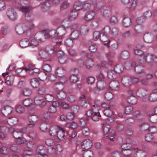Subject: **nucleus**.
I'll return each mask as SVG.
<instances>
[{
    "instance_id": "obj_62",
    "label": "nucleus",
    "mask_w": 157,
    "mask_h": 157,
    "mask_svg": "<svg viewBox=\"0 0 157 157\" xmlns=\"http://www.w3.org/2000/svg\"><path fill=\"white\" fill-rule=\"evenodd\" d=\"M149 121L153 123H155L157 122V115H152L150 117Z\"/></svg>"
},
{
    "instance_id": "obj_11",
    "label": "nucleus",
    "mask_w": 157,
    "mask_h": 157,
    "mask_svg": "<svg viewBox=\"0 0 157 157\" xmlns=\"http://www.w3.org/2000/svg\"><path fill=\"white\" fill-rule=\"evenodd\" d=\"M9 131L11 133L13 132V137L16 139L23 136V133L22 130H14L13 128H10L9 129Z\"/></svg>"
},
{
    "instance_id": "obj_51",
    "label": "nucleus",
    "mask_w": 157,
    "mask_h": 157,
    "mask_svg": "<svg viewBox=\"0 0 157 157\" xmlns=\"http://www.w3.org/2000/svg\"><path fill=\"white\" fill-rule=\"evenodd\" d=\"M16 143L18 144H23L27 142L26 140L23 137H21L17 139L16 140Z\"/></svg>"
},
{
    "instance_id": "obj_8",
    "label": "nucleus",
    "mask_w": 157,
    "mask_h": 157,
    "mask_svg": "<svg viewBox=\"0 0 157 157\" xmlns=\"http://www.w3.org/2000/svg\"><path fill=\"white\" fill-rule=\"evenodd\" d=\"M54 30L55 32L54 35L56 39L60 38V37L65 35L66 32L65 28L62 26L59 27Z\"/></svg>"
},
{
    "instance_id": "obj_35",
    "label": "nucleus",
    "mask_w": 157,
    "mask_h": 157,
    "mask_svg": "<svg viewBox=\"0 0 157 157\" xmlns=\"http://www.w3.org/2000/svg\"><path fill=\"white\" fill-rule=\"evenodd\" d=\"M29 45L33 46H36L40 43L43 42L42 40H30Z\"/></svg>"
},
{
    "instance_id": "obj_63",
    "label": "nucleus",
    "mask_w": 157,
    "mask_h": 157,
    "mask_svg": "<svg viewBox=\"0 0 157 157\" xmlns=\"http://www.w3.org/2000/svg\"><path fill=\"white\" fill-rule=\"evenodd\" d=\"M45 98L47 101L50 102L53 100L54 97L52 95L47 94L45 95Z\"/></svg>"
},
{
    "instance_id": "obj_57",
    "label": "nucleus",
    "mask_w": 157,
    "mask_h": 157,
    "mask_svg": "<svg viewBox=\"0 0 157 157\" xmlns=\"http://www.w3.org/2000/svg\"><path fill=\"white\" fill-rule=\"evenodd\" d=\"M31 93V90L28 88L24 89L22 92L23 94L25 96H29L30 95Z\"/></svg>"
},
{
    "instance_id": "obj_49",
    "label": "nucleus",
    "mask_w": 157,
    "mask_h": 157,
    "mask_svg": "<svg viewBox=\"0 0 157 157\" xmlns=\"http://www.w3.org/2000/svg\"><path fill=\"white\" fill-rule=\"evenodd\" d=\"M148 100L151 101H154L157 100V94L151 93L148 97Z\"/></svg>"
},
{
    "instance_id": "obj_21",
    "label": "nucleus",
    "mask_w": 157,
    "mask_h": 157,
    "mask_svg": "<svg viewBox=\"0 0 157 157\" xmlns=\"http://www.w3.org/2000/svg\"><path fill=\"white\" fill-rule=\"evenodd\" d=\"M95 16V13L93 11L87 12L85 16V19L86 20L88 21L93 19Z\"/></svg>"
},
{
    "instance_id": "obj_24",
    "label": "nucleus",
    "mask_w": 157,
    "mask_h": 157,
    "mask_svg": "<svg viewBox=\"0 0 157 157\" xmlns=\"http://www.w3.org/2000/svg\"><path fill=\"white\" fill-rule=\"evenodd\" d=\"M122 148L124 150H138V147H132L130 144L128 143L123 144L121 146Z\"/></svg>"
},
{
    "instance_id": "obj_14",
    "label": "nucleus",
    "mask_w": 157,
    "mask_h": 157,
    "mask_svg": "<svg viewBox=\"0 0 157 157\" xmlns=\"http://www.w3.org/2000/svg\"><path fill=\"white\" fill-rule=\"evenodd\" d=\"M64 133V130L63 128L60 127V129L58 132L55 139L57 140V141L64 140L65 137Z\"/></svg>"
},
{
    "instance_id": "obj_41",
    "label": "nucleus",
    "mask_w": 157,
    "mask_h": 157,
    "mask_svg": "<svg viewBox=\"0 0 157 157\" xmlns=\"http://www.w3.org/2000/svg\"><path fill=\"white\" fill-rule=\"evenodd\" d=\"M18 121V119L15 117H12L9 118L7 122L11 125H14Z\"/></svg>"
},
{
    "instance_id": "obj_29",
    "label": "nucleus",
    "mask_w": 157,
    "mask_h": 157,
    "mask_svg": "<svg viewBox=\"0 0 157 157\" xmlns=\"http://www.w3.org/2000/svg\"><path fill=\"white\" fill-rule=\"evenodd\" d=\"M67 94L63 90L58 92L56 94L57 98L60 100H62L66 98Z\"/></svg>"
},
{
    "instance_id": "obj_20",
    "label": "nucleus",
    "mask_w": 157,
    "mask_h": 157,
    "mask_svg": "<svg viewBox=\"0 0 157 157\" xmlns=\"http://www.w3.org/2000/svg\"><path fill=\"white\" fill-rule=\"evenodd\" d=\"M55 32L53 29H51L48 32L45 33L44 34L45 39H56L54 35Z\"/></svg>"
},
{
    "instance_id": "obj_45",
    "label": "nucleus",
    "mask_w": 157,
    "mask_h": 157,
    "mask_svg": "<svg viewBox=\"0 0 157 157\" xmlns=\"http://www.w3.org/2000/svg\"><path fill=\"white\" fill-rule=\"evenodd\" d=\"M129 53L126 51H123L121 53V58L123 60H126L129 57Z\"/></svg>"
},
{
    "instance_id": "obj_43",
    "label": "nucleus",
    "mask_w": 157,
    "mask_h": 157,
    "mask_svg": "<svg viewBox=\"0 0 157 157\" xmlns=\"http://www.w3.org/2000/svg\"><path fill=\"white\" fill-rule=\"evenodd\" d=\"M134 30L135 33L137 34L141 33L143 31V27L140 25H137L134 27Z\"/></svg>"
},
{
    "instance_id": "obj_61",
    "label": "nucleus",
    "mask_w": 157,
    "mask_h": 157,
    "mask_svg": "<svg viewBox=\"0 0 157 157\" xmlns=\"http://www.w3.org/2000/svg\"><path fill=\"white\" fill-rule=\"evenodd\" d=\"M70 109L73 113H76L78 112L79 108L77 105H73L71 107Z\"/></svg>"
},
{
    "instance_id": "obj_7",
    "label": "nucleus",
    "mask_w": 157,
    "mask_h": 157,
    "mask_svg": "<svg viewBox=\"0 0 157 157\" xmlns=\"http://www.w3.org/2000/svg\"><path fill=\"white\" fill-rule=\"evenodd\" d=\"M27 28V25L25 24H18L16 27V33L19 35H21L25 33Z\"/></svg>"
},
{
    "instance_id": "obj_38",
    "label": "nucleus",
    "mask_w": 157,
    "mask_h": 157,
    "mask_svg": "<svg viewBox=\"0 0 157 157\" xmlns=\"http://www.w3.org/2000/svg\"><path fill=\"white\" fill-rule=\"evenodd\" d=\"M137 157H146V153L142 150H138L136 151Z\"/></svg>"
},
{
    "instance_id": "obj_48",
    "label": "nucleus",
    "mask_w": 157,
    "mask_h": 157,
    "mask_svg": "<svg viewBox=\"0 0 157 157\" xmlns=\"http://www.w3.org/2000/svg\"><path fill=\"white\" fill-rule=\"evenodd\" d=\"M27 147L29 148L33 149L36 147V144L33 141H29L27 144Z\"/></svg>"
},
{
    "instance_id": "obj_28",
    "label": "nucleus",
    "mask_w": 157,
    "mask_h": 157,
    "mask_svg": "<svg viewBox=\"0 0 157 157\" xmlns=\"http://www.w3.org/2000/svg\"><path fill=\"white\" fill-rule=\"evenodd\" d=\"M127 100L128 102L133 105L136 104L137 101L136 98L133 95L128 96L127 97Z\"/></svg>"
},
{
    "instance_id": "obj_12",
    "label": "nucleus",
    "mask_w": 157,
    "mask_h": 157,
    "mask_svg": "<svg viewBox=\"0 0 157 157\" xmlns=\"http://www.w3.org/2000/svg\"><path fill=\"white\" fill-rule=\"evenodd\" d=\"M73 72H75V74H71L69 77V80L70 82L72 83L76 82L79 79L77 75L79 72L78 69H74L72 71Z\"/></svg>"
},
{
    "instance_id": "obj_27",
    "label": "nucleus",
    "mask_w": 157,
    "mask_h": 157,
    "mask_svg": "<svg viewBox=\"0 0 157 157\" xmlns=\"http://www.w3.org/2000/svg\"><path fill=\"white\" fill-rule=\"evenodd\" d=\"M30 82L31 86L34 88H36L39 85V81L36 78H34L31 79Z\"/></svg>"
},
{
    "instance_id": "obj_40",
    "label": "nucleus",
    "mask_w": 157,
    "mask_h": 157,
    "mask_svg": "<svg viewBox=\"0 0 157 157\" xmlns=\"http://www.w3.org/2000/svg\"><path fill=\"white\" fill-rule=\"evenodd\" d=\"M48 153H49L48 148H47L45 147L38 154V157H40V156L44 157L45 156L47 155V154Z\"/></svg>"
},
{
    "instance_id": "obj_3",
    "label": "nucleus",
    "mask_w": 157,
    "mask_h": 157,
    "mask_svg": "<svg viewBox=\"0 0 157 157\" xmlns=\"http://www.w3.org/2000/svg\"><path fill=\"white\" fill-rule=\"evenodd\" d=\"M121 81L123 85L128 87L131 86L132 84L137 83L139 82V79L136 77L125 76L122 78Z\"/></svg>"
},
{
    "instance_id": "obj_55",
    "label": "nucleus",
    "mask_w": 157,
    "mask_h": 157,
    "mask_svg": "<svg viewBox=\"0 0 157 157\" xmlns=\"http://www.w3.org/2000/svg\"><path fill=\"white\" fill-rule=\"evenodd\" d=\"M139 45H137V48L134 50V53L136 55L141 56L143 54L144 52L141 49L139 48Z\"/></svg>"
},
{
    "instance_id": "obj_52",
    "label": "nucleus",
    "mask_w": 157,
    "mask_h": 157,
    "mask_svg": "<svg viewBox=\"0 0 157 157\" xmlns=\"http://www.w3.org/2000/svg\"><path fill=\"white\" fill-rule=\"evenodd\" d=\"M24 67L22 68H18L16 70V72L17 74H19V75L21 77H24L25 76L23 73H26L27 72L25 71V70L23 68Z\"/></svg>"
},
{
    "instance_id": "obj_37",
    "label": "nucleus",
    "mask_w": 157,
    "mask_h": 157,
    "mask_svg": "<svg viewBox=\"0 0 157 157\" xmlns=\"http://www.w3.org/2000/svg\"><path fill=\"white\" fill-rule=\"evenodd\" d=\"M30 42L29 40H21L19 44L20 46L22 48H25L29 45Z\"/></svg>"
},
{
    "instance_id": "obj_39",
    "label": "nucleus",
    "mask_w": 157,
    "mask_h": 157,
    "mask_svg": "<svg viewBox=\"0 0 157 157\" xmlns=\"http://www.w3.org/2000/svg\"><path fill=\"white\" fill-rule=\"evenodd\" d=\"M123 66L121 65L118 64L115 66L114 67L115 71L117 73H121L123 70Z\"/></svg>"
},
{
    "instance_id": "obj_30",
    "label": "nucleus",
    "mask_w": 157,
    "mask_h": 157,
    "mask_svg": "<svg viewBox=\"0 0 157 157\" xmlns=\"http://www.w3.org/2000/svg\"><path fill=\"white\" fill-rule=\"evenodd\" d=\"M108 77L110 79H113L117 77V73L113 70H109L107 72Z\"/></svg>"
},
{
    "instance_id": "obj_6",
    "label": "nucleus",
    "mask_w": 157,
    "mask_h": 157,
    "mask_svg": "<svg viewBox=\"0 0 157 157\" xmlns=\"http://www.w3.org/2000/svg\"><path fill=\"white\" fill-rule=\"evenodd\" d=\"M32 8L31 7H22L20 10L25 13V17L28 21L31 20L33 18V15L31 12Z\"/></svg>"
},
{
    "instance_id": "obj_64",
    "label": "nucleus",
    "mask_w": 157,
    "mask_h": 157,
    "mask_svg": "<svg viewBox=\"0 0 157 157\" xmlns=\"http://www.w3.org/2000/svg\"><path fill=\"white\" fill-rule=\"evenodd\" d=\"M133 108L131 106L126 107L125 109V113L128 114L131 113L132 111Z\"/></svg>"
},
{
    "instance_id": "obj_44",
    "label": "nucleus",
    "mask_w": 157,
    "mask_h": 157,
    "mask_svg": "<svg viewBox=\"0 0 157 157\" xmlns=\"http://www.w3.org/2000/svg\"><path fill=\"white\" fill-rule=\"evenodd\" d=\"M38 76L40 79L43 81L46 80L48 78L46 73L44 72H41L39 73Z\"/></svg>"
},
{
    "instance_id": "obj_23",
    "label": "nucleus",
    "mask_w": 157,
    "mask_h": 157,
    "mask_svg": "<svg viewBox=\"0 0 157 157\" xmlns=\"http://www.w3.org/2000/svg\"><path fill=\"white\" fill-rule=\"evenodd\" d=\"M12 111V108L9 106L4 107L2 109V113L4 115H8L10 114Z\"/></svg>"
},
{
    "instance_id": "obj_47",
    "label": "nucleus",
    "mask_w": 157,
    "mask_h": 157,
    "mask_svg": "<svg viewBox=\"0 0 157 157\" xmlns=\"http://www.w3.org/2000/svg\"><path fill=\"white\" fill-rule=\"evenodd\" d=\"M84 152L82 153L83 157H92L93 155V153L92 151L90 150L84 151L83 150Z\"/></svg>"
},
{
    "instance_id": "obj_17",
    "label": "nucleus",
    "mask_w": 157,
    "mask_h": 157,
    "mask_svg": "<svg viewBox=\"0 0 157 157\" xmlns=\"http://www.w3.org/2000/svg\"><path fill=\"white\" fill-rule=\"evenodd\" d=\"M7 14L8 18L12 20L16 19L17 17L16 12L12 9H9L7 10Z\"/></svg>"
},
{
    "instance_id": "obj_15",
    "label": "nucleus",
    "mask_w": 157,
    "mask_h": 157,
    "mask_svg": "<svg viewBox=\"0 0 157 157\" xmlns=\"http://www.w3.org/2000/svg\"><path fill=\"white\" fill-rule=\"evenodd\" d=\"M34 102L40 107H44L46 104V101L42 98L39 97H36L35 98Z\"/></svg>"
},
{
    "instance_id": "obj_54",
    "label": "nucleus",
    "mask_w": 157,
    "mask_h": 157,
    "mask_svg": "<svg viewBox=\"0 0 157 157\" xmlns=\"http://www.w3.org/2000/svg\"><path fill=\"white\" fill-rule=\"evenodd\" d=\"M38 118L37 116L35 115L31 116L29 117V123H35L37 121Z\"/></svg>"
},
{
    "instance_id": "obj_56",
    "label": "nucleus",
    "mask_w": 157,
    "mask_h": 157,
    "mask_svg": "<svg viewBox=\"0 0 157 157\" xmlns=\"http://www.w3.org/2000/svg\"><path fill=\"white\" fill-rule=\"evenodd\" d=\"M104 113L106 116L109 117L113 115V113L109 109H106L104 111Z\"/></svg>"
},
{
    "instance_id": "obj_2",
    "label": "nucleus",
    "mask_w": 157,
    "mask_h": 157,
    "mask_svg": "<svg viewBox=\"0 0 157 157\" xmlns=\"http://www.w3.org/2000/svg\"><path fill=\"white\" fill-rule=\"evenodd\" d=\"M138 62L141 64L152 62H157V57L147 53L140 56Z\"/></svg>"
},
{
    "instance_id": "obj_9",
    "label": "nucleus",
    "mask_w": 157,
    "mask_h": 157,
    "mask_svg": "<svg viewBox=\"0 0 157 157\" xmlns=\"http://www.w3.org/2000/svg\"><path fill=\"white\" fill-rule=\"evenodd\" d=\"M103 132L105 134H108L107 136L109 140L111 141L114 140L115 138V132L113 130H109L107 127H104L103 128Z\"/></svg>"
},
{
    "instance_id": "obj_32",
    "label": "nucleus",
    "mask_w": 157,
    "mask_h": 157,
    "mask_svg": "<svg viewBox=\"0 0 157 157\" xmlns=\"http://www.w3.org/2000/svg\"><path fill=\"white\" fill-rule=\"evenodd\" d=\"M56 73L57 75L61 77L64 75L65 73V70L62 67L57 68L56 70Z\"/></svg>"
},
{
    "instance_id": "obj_1",
    "label": "nucleus",
    "mask_w": 157,
    "mask_h": 157,
    "mask_svg": "<svg viewBox=\"0 0 157 157\" xmlns=\"http://www.w3.org/2000/svg\"><path fill=\"white\" fill-rule=\"evenodd\" d=\"M46 144L49 146L48 148L49 153L52 154L57 153L63 150L62 147L60 144H57L52 139H47L46 142Z\"/></svg>"
},
{
    "instance_id": "obj_60",
    "label": "nucleus",
    "mask_w": 157,
    "mask_h": 157,
    "mask_svg": "<svg viewBox=\"0 0 157 157\" xmlns=\"http://www.w3.org/2000/svg\"><path fill=\"white\" fill-rule=\"evenodd\" d=\"M105 98L107 100H110L113 98V95L110 92H107L105 94Z\"/></svg>"
},
{
    "instance_id": "obj_26",
    "label": "nucleus",
    "mask_w": 157,
    "mask_h": 157,
    "mask_svg": "<svg viewBox=\"0 0 157 157\" xmlns=\"http://www.w3.org/2000/svg\"><path fill=\"white\" fill-rule=\"evenodd\" d=\"M39 55L40 57L43 59H45L48 58L50 56L49 54L45 51V49L40 50L39 52Z\"/></svg>"
},
{
    "instance_id": "obj_53",
    "label": "nucleus",
    "mask_w": 157,
    "mask_h": 157,
    "mask_svg": "<svg viewBox=\"0 0 157 157\" xmlns=\"http://www.w3.org/2000/svg\"><path fill=\"white\" fill-rule=\"evenodd\" d=\"M37 136V133L33 131H31L29 134V136L32 139L34 140L36 138Z\"/></svg>"
},
{
    "instance_id": "obj_18",
    "label": "nucleus",
    "mask_w": 157,
    "mask_h": 157,
    "mask_svg": "<svg viewBox=\"0 0 157 157\" xmlns=\"http://www.w3.org/2000/svg\"><path fill=\"white\" fill-rule=\"evenodd\" d=\"M82 145L83 148L86 149H89L92 146V142L89 139H86L82 142Z\"/></svg>"
},
{
    "instance_id": "obj_33",
    "label": "nucleus",
    "mask_w": 157,
    "mask_h": 157,
    "mask_svg": "<svg viewBox=\"0 0 157 157\" xmlns=\"http://www.w3.org/2000/svg\"><path fill=\"white\" fill-rule=\"evenodd\" d=\"M109 89L117 90L119 89L118 83L117 82H113L109 84Z\"/></svg>"
},
{
    "instance_id": "obj_16",
    "label": "nucleus",
    "mask_w": 157,
    "mask_h": 157,
    "mask_svg": "<svg viewBox=\"0 0 157 157\" xmlns=\"http://www.w3.org/2000/svg\"><path fill=\"white\" fill-rule=\"evenodd\" d=\"M59 61L61 64L65 63L67 61V57L65 56L64 52L62 51H59L57 53Z\"/></svg>"
},
{
    "instance_id": "obj_36",
    "label": "nucleus",
    "mask_w": 157,
    "mask_h": 157,
    "mask_svg": "<svg viewBox=\"0 0 157 157\" xmlns=\"http://www.w3.org/2000/svg\"><path fill=\"white\" fill-rule=\"evenodd\" d=\"M138 125L140 128L144 130H148L149 128V125L147 123L144 122H139Z\"/></svg>"
},
{
    "instance_id": "obj_10",
    "label": "nucleus",
    "mask_w": 157,
    "mask_h": 157,
    "mask_svg": "<svg viewBox=\"0 0 157 157\" xmlns=\"http://www.w3.org/2000/svg\"><path fill=\"white\" fill-rule=\"evenodd\" d=\"M23 68L25 69V72H27L29 71V73L31 75H34L37 73L39 72V69L35 67L34 66L31 64L29 65L28 66V67H25Z\"/></svg>"
},
{
    "instance_id": "obj_46",
    "label": "nucleus",
    "mask_w": 157,
    "mask_h": 157,
    "mask_svg": "<svg viewBox=\"0 0 157 157\" xmlns=\"http://www.w3.org/2000/svg\"><path fill=\"white\" fill-rule=\"evenodd\" d=\"M82 3L78 1L76 2L74 5V7L76 10H79L82 7Z\"/></svg>"
},
{
    "instance_id": "obj_19",
    "label": "nucleus",
    "mask_w": 157,
    "mask_h": 157,
    "mask_svg": "<svg viewBox=\"0 0 157 157\" xmlns=\"http://www.w3.org/2000/svg\"><path fill=\"white\" fill-rule=\"evenodd\" d=\"M60 129V127L59 126L52 127L50 130V135L53 136H56L57 133Z\"/></svg>"
},
{
    "instance_id": "obj_58",
    "label": "nucleus",
    "mask_w": 157,
    "mask_h": 157,
    "mask_svg": "<svg viewBox=\"0 0 157 157\" xmlns=\"http://www.w3.org/2000/svg\"><path fill=\"white\" fill-rule=\"evenodd\" d=\"M42 67L44 70L46 72H50L52 69L51 66L50 65L48 64H44Z\"/></svg>"
},
{
    "instance_id": "obj_25",
    "label": "nucleus",
    "mask_w": 157,
    "mask_h": 157,
    "mask_svg": "<svg viewBox=\"0 0 157 157\" xmlns=\"http://www.w3.org/2000/svg\"><path fill=\"white\" fill-rule=\"evenodd\" d=\"M15 110L17 113L21 114L25 112V109L23 105L18 104L16 105Z\"/></svg>"
},
{
    "instance_id": "obj_13",
    "label": "nucleus",
    "mask_w": 157,
    "mask_h": 157,
    "mask_svg": "<svg viewBox=\"0 0 157 157\" xmlns=\"http://www.w3.org/2000/svg\"><path fill=\"white\" fill-rule=\"evenodd\" d=\"M60 105L59 102L57 101H53L52 105L50 106L48 108V111L50 113H53L57 111V108Z\"/></svg>"
},
{
    "instance_id": "obj_50",
    "label": "nucleus",
    "mask_w": 157,
    "mask_h": 157,
    "mask_svg": "<svg viewBox=\"0 0 157 157\" xmlns=\"http://www.w3.org/2000/svg\"><path fill=\"white\" fill-rule=\"evenodd\" d=\"M123 24L125 27H128L131 25V19L128 18H126L123 19Z\"/></svg>"
},
{
    "instance_id": "obj_42",
    "label": "nucleus",
    "mask_w": 157,
    "mask_h": 157,
    "mask_svg": "<svg viewBox=\"0 0 157 157\" xmlns=\"http://www.w3.org/2000/svg\"><path fill=\"white\" fill-rule=\"evenodd\" d=\"M135 71L137 73H143L144 71V67L141 65L136 66L135 68Z\"/></svg>"
},
{
    "instance_id": "obj_31",
    "label": "nucleus",
    "mask_w": 157,
    "mask_h": 157,
    "mask_svg": "<svg viewBox=\"0 0 157 157\" xmlns=\"http://www.w3.org/2000/svg\"><path fill=\"white\" fill-rule=\"evenodd\" d=\"M13 82V75L7 76L6 77L5 83L9 86L12 85Z\"/></svg>"
},
{
    "instance_id": "obj_5",
    "label": "nucleus",
    "mask_w": 157,
    "mask_h": 157,
    "mask_svg": "<svg viewBox=\"0 0 157 157\" xmlns=\"http://www.w3.org/2000/svg\"><path fill=\"white\" fill-rule=\"evenodd\" d=\"M93 108L92 110H89L86 112V115L88 117H91V119L93 121H98L101 117V115L99 112H95Z\"/></svg>"
},
{
    "instance_id": "obj_22",
    "label": "nucleus",
    "mask_w": 157,
    "mask_h": 157,
    "mask_svg": "<svg viewBox=\"0 0 157 157\" xmlns=\"http://www.w3.org/2000/svg\"><path fill=\"white\" fill-rule=\"evenodd\" d=\"M45 51L48 53L50 56L52 55L56 52V51L54 47L51 45H47L45 48Z\"/></svg>"
},
{
    "instance_id": "obj_59",
    "label": "nucleus",
    "mask_w": 157,
    "mask_h": 157,
    "mask_svg": "<svg viewBox=\"0 0 157 157\" xmlns=\"http://www.w3.org/2000/svg\"><path fill=\"white\" fill-rule=\"evenodd\" d=\"M138 92L142 97H144L146 95L147 93V90L146 89H141L138 90Z\"/></svg>"
},
{
    "instance_id": "obj_34",
    "label": "nucleus",
    "mask_w": 157,
    "mask_h": 157,
    "mask_svg": "<svg viewBox=\"0 0 157 157\" xmlns=\"http://www.w3.org/2000/svg\"><path fill=\"white\" fill-rule=\"evenodd\" d=\"M22 103L25 106L28 107L32 105L33 101L30 99L27 98L23 100Z\"/></svg>"
},
{
    "instance_id": "obj_4",
    "label": "nucleus",
    "mask_w": 157,
    "mask_h": 157,
    "mask_svg": "<svg viewBox=\"0 0 157 157\" xmlns=\"http://www.w3.org/2000/svg\"><path fill=\"white\" fill-rule=\"evenodd\" d=\"M103 31L104 33L107 35L108 33H109V35H106L105 37L103 38H107L106 36H108V38H109L110 36H114L117 35L118 33V30L117 29L115 28L112 29L111 30H110V27L108 26H105L103 28Z\"/></svg>"
}]
</instances>
